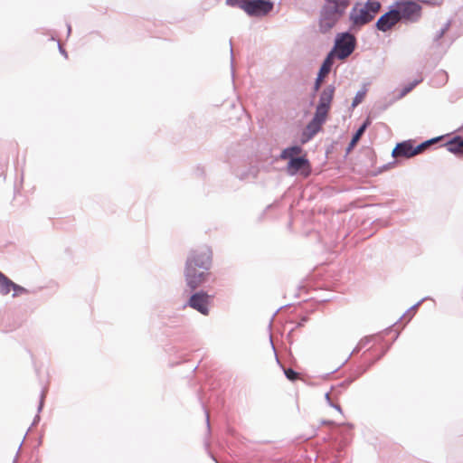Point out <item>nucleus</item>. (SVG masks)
I'll return each instance as SVG.
<instances>
[{
	"instance_id": "obj_1",
	"label": "nucleus",
	"mask_w": 463,
	"mask_h": 463,
	"mask_svg": "<svg viewBox=\"0 0 463 463\" xmlns=\"http://www.w3.org/2000/svg\"><path fill=\"white\" fill-rule=\"evenodd\" d=\"M351 0H324L319 10L318 29L321 33H329L345 14Z\"/></svg>"
},
{
	"instance_id": "obj_2",
	"label": "nucleus",
	"mask_w": 463,
	"mask_h": 463,
	"mask_svg": "<svg viewBox=\"0 0 463 463\" xmlns=\"http://www.w3.org/2000/svg\"><path fill=\"white\" fill-rule=\"evenodd\" d=\"M382 4L378 0H366L363 5L356 2L349 13L351 29H359L361 26L372 22L381 10Z\"/></svg>"
},
{
	"instance_id": "obj_3",
	"label": "nucleus",
	"mask_w": 463,
	"mask_h": 463,
	"mask_svg": "<svg viewBox=\"0 0 463 463\" xmlns=\"http://www.w3.org/2000/svg\"><path fill=\"white\" fill-rule=\"evenodd\" d=\"M351 27L341 33H337L332 49L326 53V56L334 61V58L339 61H345L354 52L357 40L351 33Z\"/></svg>"
},
{
	"instance_id": "obj_4",
	"label": "nucleus",
	"mask_w": 463,
	"mask_h": 463,
	"mask_svg": "<svg viewBox=\"0 0 463 463\" xmlns=\"http://www.w3.org/2000/svg\"><path fill=\"white\" fill-rule=\"evenodd\" d=\"M392 5L398 23L415 24L421 18L422 7L415 0H395Z\"/></svg>"
},
{
	"instance_id": "obj_5",
	"label": "nucleus",
	"mask_w": 463,
	"mask_h": 463,
	"mask_svg": "<svg viewBox=\"0 0 463 463\" xmlns=\"http://www.w3.org/2000/svg\"><path fill=\"white\" fill-rule=\"evenodd\" d=\"M226 5L239 7L250 17H263L274 8V2L265 0H226Z\"/></svg>"
},
{
	"instance_id": "obj_6",
	"label": "nucleus",
	"mask_w": 463,
	"mask_h": 463,
	"mask_svg": "<svg viewBox=\"0 0 463 463\" xmlns=\"http://www.w3.org/2000/svg\"><path fill=\"white\" fill-rule=\"evenodd\" d=\"M212 264L213 251L208 246H203L196 250H190L185 261V267L205 270H210Z\"/></svg>"
},
{
	"instance_id": "obj_7",
	"label": "nucleus",
	"mask_w": 463,
	"mask_h": 463,
	"mask_svg": "<svg viewBox=\"0 0 463 463\" xmlns=\"http://www.w3.org/2000/svg\"><path fill=\"white\" fill-rule=\"evenodd\" d=\"M311 171V164L307 154H301L298 157L291 159L286 166V172L290 176L301 175L304 177H307L310 175Z\"/></svg>"
},
{
	"instance_id": "obj_8",
	"label": "nucleus",
	"mask_w": 463,
	"mask_h": 463,
	"mask_svg": "<svg viewBox=\"0 0 463 463\" xmlns=\"http://www.w3.org/2000/svg\"><path fill=\"white\" fill-rule=\"evenodd\" d=\"M184 280L186 286L192 290L194 291L203 284L208 281L210 278L209 270L200 269L192 267L184 266Z\"/></svg>"
},
{
	"instance_id": "obj_9",
	"label": "nucleus",
	"mask_w": 463,
	"mask_h": 463,
	"mask_svg": "<svg viewBox=\"0 0 463 463\" xmlns=\"http://www.w3.org/2000/svg\"><path fill=\"white\" fill-rule=\"evenodd\" d=\"M212 299L213 296L209 295L206 291L198 290L190 296L185 306L194 308L203 316H207Z\"/></svg>"
},
{
	"instance_id": "obj_10",
	"label": "nucleus",
	"mask_w": 463,
	"mask_h": 463,
	"mask_svg": "<svg viewBox=\"0 0 463 463\" xmlns=\"http://www.w3.org/2000/svg\"><path fill=\"white\" fill-rule=\"evenodd\" d=\"M335 86L330 84L326 86L320 94L316 111L313 116H328L331 102L334 98Z\"/></svg>"
},
{
	"instance_id": "obj_11",
	"label": "nucleus",
	"mask_w": 463,
	"mask_h": 463,
	"mask_svg": "<svg viewBox=\"0 0 463 463\" xmlns=\"http://www.w3.org/2000/svg\"><path fill=\"white\" fill-rule=\"evenodd\" d=\"M328 118H312L311 121L302 129L300 135V144L305 145L309 142L321 129Z\"/></svg>"
},
{
	"instance_id": "obj_12",
	"label": "nucleus",
	"mask_w": 463,
	"mask_h": 463,
	"mask_svg": "<svg viewBox=\"0 0 463 463\" xmlns=\"http://www.w3.org/2000/svg\"><path fill=\"white\" fill-rule=\"evenodd\" d=\"M417 154L415 140L407 139L402 142H398L392 151V156L394 158L403 157L411 158Z\"/></svg>"
},
{
	"instance_id": "obj_13",
	"label": "nucleus",
	"mask_w": 463,
	"mask_h": 463,
	"mask_svg": "<svg viewBox=\"0 0 463 463\" xmlns=\"http://www.w3.org/2000/svg\"><path fill=\"white\" fill-rule=\"evenodd\" d=\"M397 23L395 11L393 10L392 5H390L387 7V11L377 19L374 27L377 31L386 33Z\"/></svg>"
},
{
	"instance_id": "obj_14",
	"label": "nucleus",
	"mask_w": 463,
	"mask_h": 463,
	"mask_svg": "<svg viewBox=\"0 0 463 463\" xmlns=\"http://www.w3.org/2000/svg\"><path fill=\"white\" fill-rule=\"evenodd\" d=\"M13 290V297H18L26 294L29 290L11 280L6 275L0 271V294L5 296Z\"/></svg>"
},
{
	"instance_id": "obj_15",
	"label": "nucleus",
	"mask_w": 463,
	"mask_h": 463,
	"mask_svg": "<svg viewBox=\"0 0 463 463\" xmlns=\"http://www.w3.org/2000/svg\"><path fill=\"white\" fill-rule=\"evenodd\" d=\"M439 146H445L449 153L457 156H463V136L449 133V138L439 144Z\"/></svg>"
},
{
	"instance_id": "obj_16",
	"label": "nucleus",
	"mask_w": 463,
	"mask_h": 463,
	"mask_svg": "<svg viewBox=\"0 0 463 463\" xmlns=\"http://www.w3.org/2000/svg\"><path fill=\"white\" fill-rule=\"evenodd\" d=\"M333 64L334 61L326 55V57L324 58L320 64V67L317 73V77L314 81L313 90L315 92L320 90L322 82L324 81L325 77L331 71Z\"/></svg>"
},
{
	"instance_id": "obj_17",
	"label": "nucleus",
	"mask_w": 463,
	"mask_h": 463,
	"mask_svg": "<svg viewBox=\"0 0 463 463\" xmlns=\"http://www.w3.org/2000/svg\"><path fill=\"white\" fill-rule=\"evenodd\" d=\"M372 118H365L364 121L359 126L355 132L352 135V138L345 148V154L348 155L356 146L366 129L372 124Z\"/></svg>"
},
{
	"instance_id": "obj_18",
	"label": "nucleus",
	"mask_w": 463,
	"mask_h": 463,
	"mask_svg": "<svg viewBox=\"0 0 463 463\" xmlns=\"http://www.w3.org/2000/svg\"><path fill=\"white\" fill-rule=\"evenodd\" d=\"M302 152L303 148L301 145L294 144L282 149L279 155V158L288 162L291 159L300 156Z\"/></svg>"
},
{
	"instance_id": "obj_19",
	"label": "nucleus",
	"mask_w": 463,
	"mask_h": 463,
	"mask_svg": "<svg viewBox=\"0 0 463 463\" xmlns=\"http://www.w3.org/2000/svg\"><path fill=\"white\" fill-rule=\"evenodd\" d=\"M269 342H270V345H271V348L274 352V355H275V359L277 361V364L283 368V371H284V374L285 376L287 377V379H288L289 381H295L297 378H298V373L293 370L292 368H285L283 366V364H281L279 356H278V353H277V350H276V347H275V345L273 343V339H272V335L271 334L269 335Z\"/></svg>"
},
{
	"instance_id": "obj_20",
	"label": "nucleus",
	"mask_w": 463,
	"mask_h": 463,
	"mask_svg": "<svg viewBox=\"0 0 463 463\" xmlns=\"http://www.w3.org/2000/svg\"><path fill=\"white\" fill-rule=\"evenodd\" d=\"M449 80V74L444 70L437 71L430 79L433 87H443Z\"/></svg>"
},
{
	"instance_id": "obj_21",
	"label": "nucleus",
	"mask_w": 463,
	"mask_h": 463,
	"mask_svg": "<svg viewBox=\"0 0 463 463\" xmlns=\"http://www.w3.org/2000/svg\"><path fill=\"white\" fill-rule=\"evenodd\" d=\"M367 371L368 367H364L363 365H356L355 368L352 370L351 374L345 380L343 381V384H345V386L348 387Z\"/></svg>"
},
{
	"instance_id": "obj_22",
	"label": "nucleus",
	"mask_w": 463,
	"mask_h": 463,
	"mask_svg": "<svg viewBox=\"0 0 463 463\" xmlns=\"http://www.w3.org/2000/svg\"><path fill=\"white\" fill-rule=\"evenodd\" d=\"M449 27H450V21H448L436 33V34L432 40V44H431L432 48H439L442 46V43L440 42V40L444 37L445 33L449 29Z\"/></svg>"
},
{
	"instance_id": "obj_23",
	"label": "nucleus",
	"mask_w": 463,
	"mask_h": 463,
	"mask_svg": "<svg viewBox=\"0 0 463 463\" xmlns=\"http://www.w3.org/2000/svg\"><path fill=\"white\" fill-rule=\"evenodd\" d=\"M422 81V79H415L411 82H408L407 84L403 85L402 89L399 90V92L396 96L397 99H402L404 96H406L408 93H410L418 84H420Z\"/></svg>"
},
{
	"instance_id": "obj_24",
	"label": "nucleus",
	"mask_w": 463,
	"mask_h": 463,
	"mask_svg": "<svg viewBox=\"0 0 463 463\" xmlns=\"http://www.w3.org/2000/svg\"><path fill=\"white\" fill-rule=\"evenodd\" d=\"M373 335H370V336H364V338H362L358 344L356 345V346L354 347V349L352 351V353L349 354V356L345 359V361L342 364V366L344 364H345L347 363V361L350 359L351 355L354 354H356L358 353L361 349H363L364 347H365L372 340H373ZM341 367V365L339 366V368Z\"/></svg>"
},
{
	"instance_id": "obj_25",
	"label": "nucleus",
	"mask_w": 463,
	"mask_h": 463,
	"mask_svg": "<svg viewBox=\"0 0 463 463\" xmlns=\"http://www.w3.org/2000/svg\"><path fill=\"white\" fill-rule=\"evenodd\" d=\"M367 87L364 84L355 94L354 98L353 99V101L351 103V108L357 107L365 98L367 93Z\"/></svg>"
},
{
	"instance_id": "obj_26",
	"label": "nucleus",
	"mask_w": 463,
	"mask_h": 463,
	"mask_svg": "<svg viewBox=\"0 0 463 463\" xmlns=\"http://www.w3.org/2000/svg\"><path fill=\"white\" fill-rule=\"evenodd\" d=\"M46 392H47V391L45 389H43L42 392H41L39 405H38V408H37V412L38 413L35 415L31 427L37 425L39 423L40 420H41L39 413L42 411V410L43 408L44 400H45V397H46Z\"/></svg>"
},
{
	"instance_id": "obj_27",
	"label": "nucleus",
	"mask_w": 463,
	"mask_h": 463,
	"mask_svg": "<svg viewBox=\"0 0 463 463\" xmlns=\"http://www.w3.org/2000/svg\"><path fill=\"white\" fill-rule=\"evenodd\" d=\"M391 345H387L386 347H383L382 352L374 358L369 360L366 362L365 364H362L364 367H368V370L377 362L379 361L390 349Z\"/></svg>"
},
{
	"instance_id": "obj_28",
	"label": "nucleus",
	"mask_w": 463,
	"mask_h": 463,
	"mask_svg": "<svg viewBox=\"0 0 463 463\" xmlns=\"http://www.w3.org/2000/svg\"><path fill=\"white\" fill-rule=\"evenodd\" d=\"M448 138H449V133L430 138L428 139V142L430 143V145H437L439 144L440 142L444 143Z\"/></svg>"
},
{
	"instance_id": "obj_29",
	"label": "nucleus",
	"mask_w": 463,
	"mask_h": 463,
	"mask_svg": "<svg viewBox=\"0 0 463 463\" xmlns=\"http://www.w3.org/2000/svg\"><path fill=\"white\" fill-rule=\"evenodd\" d=\"M325 399L327 402V404L334 408L335 410H336L337 411H339L340 413H343V411H342V407L338 404V403H335L333 402V400L331 399V396H330V393L329 392H326L325 394Z\"/></svg>"
},
{
	"instance_id": "obj_30",
	"label": "nucleus",
	"mask_w": 463,
	"mask_h": 463,
	"mask_svg": "<svg viewBox=\"0 0 463 463\" xmlns=\"http://www.w3.org/2000/svg\"><path fill=\"white\" fill-rule=\"evenodd\" d=\"M431 145H430L428 140H425V141L421 142L420 144L415 146L417 154H420L421 152H423L426 148H428Z\"/></svg>"
},
{
	"instance_id": "obj_31",
	"label": "nucleus",
	"mask_w": 463,
	"mask_h": 463,
	"mask_svg": "<svg viewBox=\"0 0 463 463\" xmlns=\"http://www.w3.org/2000/svg\"><path fill=\"white\" fill-rule=\"evenodd\" d=\"M426 299H427V298H421L420 300H419L416 304H414L413 306H411V307L406 311V313L403 315V317H404V316H406V314H408L409 312H411V311H412V310H416V309L420 307V305L423 301H425Z\"/></svg>"
},
{
	"instance_id": "obj_32",
	"label": "nucleus",
	"mask_w": 463,
	"mask_h": 463,
	"mask_svg": "<svg viewBox=\"0 0 463 463\" xmlns=\"http://www.w3.org/2000/svg\"><path fill=\"white\" fill-rule=\"evenodd\" d=\"M202 407H203V409L204 411V413H205L207 429L210 430L209 412H208L207 409L205 408V406H204V404L203 402H202Z\"/></svg>"
},
{
	"instance_id": "obj_33",
	"label": "nucleus",
	"mask_w": 463,
	"mask_h": 463,
	"mask_svg": "<svg viewBox=\"0 0 463 463\" xmlns=\"http://www.w3.org/2000/svg\"><path fill=\"white\" fill-rule=\"evenodd\" d=\"M58 49H59V52L61 54H62L65 58L68 57V53H67L66 50L62 46H61L59 42H58Z\"/></svg>"
},
{
	"instance_id": "obj_34",
	"label": "nucleus",
	"mask_w": 463,
	"mask_h": 463,
	"mask_svg": "<svg viewBox=\"0 0 463 463\" xmlns=\"http://www.w3.org/2000/svg\"><path fill=\"white\" fill-rule=\"evenodd\" d=\"M347 387L345 386V384H343V382L339 383L336 386H332L331 389L332 390H336V389H346Z\"/></svg>"
},
{
	"instance_id": "obj_35",
	"label": "nucleus",
	"mask_w": 463,
	"mask_h": 463,
	"mask_svg": "<svg viewBox=\"0 0 463 463\" xmlns=\"http://www.w3.org/2000/svg\"><path fill=\"white\" fill-rule=\"evenodd\" d=\"M233 61H234L233 50H232V47L231 46V67H232V75L234 74V71H233Z\"/></svg>"
},
{
	"instance_id": "obj_36",
	"label": "nucleus",
	"mask_w": 463,
	"mask_h": 463,
	"mask_svg": "<svg viewBox=\"0 0 463 463\" xmlns=\"http://www.w3.org/2000/svg\"><path fill=\"white\" fill-rule=\"evenodd\" d=\"M307 321V317H302L301 320L298 322L297 326H304Z\"/></svg>"
},
{
	"instance_id": "obj_37",
	"label": "nucleus",
	"mask_w": 463,
	"mask_h": 463,
	"mask_svg": "<svg viewBox=\"0 0 463 463\" xmlns=\"http://www.w3.org/2000/svg\"><path fill=\"white\" fill-rule=\"evenodd\" d=\"M321 423L324 425H335V424L333 420H322Z\"/></svg>"
},
{
	"instance_id": "obj_38",
	"label": "nucleus",
	"mask_w": 463,
	"mask_h": 463,
	"mask_svg": "<svg viewBox=\"0 0 463 463\" xmlns=\"http://www.w3.org/2000/svg\"><path fill=\"white\" fill-rule=\"evenodd\" d=\"M66 26H67V34H68V36H70V34L71 33V24L67 23Z\"/></svg>"
},
{
	"instance_id": "obj_39",
	"label": "nucleus",
	"mask_w": 463,
	"mask_h": 463,
	"mask_svg": "<svg viewBox=\"0 0 463 463\" xmlns=\"http://www.w3.org/2000/svg\"><path fill=\"white\" fill-rule=\"evenodd\" d=\"M234 155L232 154V148H230L228 150V157H231V156H233ZM229 160H231V158H229Z\"/></svg>"
},
{
	"instance_id": "obj_40",
	"label": "nucleus",
	"mask_w": 463,
	"mask_h": 463,
	"mask_svg": "<svg viewBox=\"0 0 463 463\" xmlns=\"http://www.w3.org/2000/svg\"><path fill=\"white\" fill-rule=\"evenodd\" d=\"M366 153H367V155H368V156H373V152L371 149H367V150H366Z\"/></svg>"
},
{
	"instance_id": "obj_41",
	"label": "nucleus",
	"mask_w": 463,
	"mask_h": 463,
	"mask_svg": "<svg viewBox=\"0 0 463 463\" xmlns=\"http://www.w3.org/2000/svg\"><path fill=\"white\" fill-rule=\"evenodd\" d=\"M345 426H346L349 430L353 429L352 423H346V424H345Z\"/></svg>"
},
{
	"instance_id": "obj_42",
	"label": "nucleus",
	"mask_w": 463,
	"mask_h": 463,
	"mask_svg": "<svg viewBox=\"0 0 463 463\" xmlns=\"http://www.w3.org/2000/svg\"><path fill=\"white\" fill-rule=\"evenodd\" d=\"M330 463H338L337 458L335 457V458Z\"/></svg>"
},
{
	"instance_id": "obj_43",
	"label": "nucleus",
	"mask_w": 463,
	"mask_h": 463,
	"mask_svg": "<svg viewBox=\"0 0 463 463\" xmlns=\"http://www.w3.org/2000/svg\"><path fill=\"white\" fill-rule=\"evenodd\" d=\"M388 167H389L388 165H384L382 166V169L383 170H386V169H388Z\"/></svg>"
},
{
	"instance_id": "obj_44",
	"label": "nucleus",
	"mask_w": 463,
	"mask_h": 463,
	"mask_svg": "<svg viewBox=\"0 0 463 463\" xmlns=\"http://www.w3.org/2000/svg\"><path fill=\"white\" fill-rule=\"evenodd\" d=\"M50 40H51V41H57V40H56V38H55L53 35H52V36H51Z\"/></svg>"
},
{
	"instance_id": "obj_45",
	"label": "nucleus",
	"mask_w": 463,
	"mask_h": 463,
	"mask_svg": "<svg viewBox=\"0 0 463 463\" xmlns=\"http://www.w3.org/2000/svg\"><path fill=\"white\" fill-rule=\"evenodd\" d=\"M20 449H21V446H20V447H19V449H17L16 456H18V453L20 452Z\"/></svg>"
},
{
	"instance_id": "obj_46",
	"label": "nucleus",
	"mask_w": 463,
	"mask_h": 463,
	"mask_svg": "<svg viewBox=\"0 0 463 463\" xmlns=\"http://www.w3.org/2000/svg\"><path fill=\"white\" fill-rule=\"evenodd\" d=\"M213 460L216 462V463H219L213 457Z\"/></svg>"
}]
</instances>
